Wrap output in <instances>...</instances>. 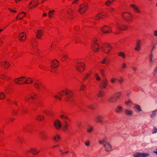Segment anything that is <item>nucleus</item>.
Listing matches in <instances>:
<instances>
[{
	"label": "nucleus",
	"mask_w": 157,
	"mask_h": 157,
	"mask_svg": "<svg viewBox=\"0 0 157 157\" xmlns=\"http://www.w3.org/2000/svg\"><path fill=\"white\" fill-rule=\"evenodd\" d=\"M59 117L62 120V128L64 132H66L69 127L68 124L71 121V119L66 115L65 113L60 114Z\"/></svg>",
	"instance_id": "obj_1"
},
{
	"label": "nucleus",
	"mask_w": 157,
	"mask_h": 157,
	"mask_svg": "<svg viewBox=\"0 0 157 157\" xmlns=\"http://www.w3.org/2000/svg\"><path fill=\"white\" fill-rule=\"evenodd\" d=\"M98 142L100 144L103 145L105 151L110 152L112 151V146L106 137H104L102 140H99Z\"/></svg>",
	"instance_id": "obj_2"
},
{
	"label": "nucleus",
	"mask_w": 157,
	"mask_h": 157,
	"mask_svg": "<svg viewBox=\"0 0 157 157\" xmlns=\"http://www.w3.org/2000/svg\"><path fill=\"white\" fill-rule=\"evenodd\" d=\"M61 96L65 95L66 97L65 100L68 101H70L72 100V98L73 95V93L71 90L66 89L61 91L59 93Z\"/></svg>",
	"instance_id": "obj_3"
},
{
	"label": "nucleus",
	"mask_w": 157,
	"mask_h": 157,
	"mask_svg": "<svg viewBox=\"0 0 157 157\" xmlns=\"http://www.w3.org/2000/svg\"><path fill=\"white\" fill-rule=\"evenodd\" d=\"M121 15L124 20L128 24H130L133 21V16L131 13L127 12H124L122 13Z\"/></svg>",
	"instance_id": "obj_4"
},
{
	"label": "nucleus",
	"mask_w": 157,
	"mask_h": 157,
	"mask_svg": "<svg viewBox=\"0 0 157 157\" xmlns=\"http://www.w3.org/2000/svg\"><path fill=\"white\" fill-rule=\"evenodd\" d=\"M33 86L35 88L38 90L39 91L40 93L43 92L46 88L44 86L42 85L40 82L38 81L35 82Z\"/></svg>",
	"instance_id": "obj_5"
},
{
	"label": "nucleus",
	"mask_w": 157,
	"mask_h": 157,
	"mask_svg": "<svg viewBox=\"0 0 157 157\" xmlns=\"http://www.w3.org/2000/svg\"><path fill=\"white\" fill-rule=\"evenodd\" d=\"M88 8V6L86 4H81L79 5L78 11L79 13L83 14L85 13Z\"/></svg>",
	"instance_id": "obj_6"
},
{
	"label": "nucleus",
	"mask_w": 157,
	"mask_h": 157,
	"mask_svg": "<svg viewBox=\"0 0 157 157\" xmlns=\"http://www.w3.org/2000/svg\"><path fill=\"white\" fill-rule=\"evenodd\" d=\"M85 64L82 62H77L75 65V67L77 71L81 73L84 70L85 68Z\"/></svg>",
	"instance_id": "obj_7"
},
{
	"label": "nucleus",
	"mask_w": 157,
	"mask_h": 157,
	"mask_svg": "<svg viewBox=\"0 0 157 157\" xmlns=\"http://www.w3.org/2000/svg\"><path fill=\"white\" fill-rule=\"evenodd\" d=\"M101 49L103 52L107 54L110 51L111 47L107 44H103L101 45Z\"/></svg>",
	"instance_id": "obj_8"
},
{
	"label": "nucleus",
	"mask_w": 157,
	"mask_h": 157,
	"mask_svg": "<svg viewBox=\"0 0 157 157\" xmlns=\"http://www.w3.org/2000/svg\"><path fill=\"white\" fill-rule=\"evenodd\" d=\"M59 63L56 60H52L51 63V71L54 72L56 71V68L58 67Z\"/></svg>",
	"instance_id": "obj_9"
},
{
	"label": "nucleus",
	"mask_w": 157,
	"mask_h": 157,
	"mask_svg": "<svg viewBox=\"0 0 157 157\" xmlns=\"http://www.w3.org/2000/svg\"><path fill=\"white\" fill-rule=\"evenodd\" d=\"M101 31L104 33H109L112 32L111 28L109 26L104 25L101 28Z\"/></svg>",
	"instance_id": "obj_10"
},
{
	"label": "nucleus",
	"mask_w": 157,
	"mask_h": 157,
	"mask_svg": "<svg viewBox=\"0 0 157 157\" xmlns=\"http://www.w3.org/2000/svg\"><path fill=\"white\" fill-rule=\"evenodd\" d=\"M93 50L95 52H98L99 50V46L97 42V40L95 39L91 45Z\"/></svg>",
	"instance_id": "obj_11"
},
{
	"label": "nucleus",
	"mask_w": 157,
	"mask_h": 157,
	"mask_svg": "<svg viewBox=\"0 0 157 157\" xmlns=\"http://www.w3.org/2000/svg\"><path fill=\"white\" fill-rule=\"evenodd\" d=\"M116 26L117 29L119 30H125L127 29L128 27L121 23H117Z\"/></svg>",
	"instance_id": "obj_12"
},
{
	"label": "nucleus",
	"mask_w": 157,
	"mask_h": 157,
	"mask_svg": "<svg viewBox=\"0 0 157 157\" xmlns=\"http://www.w3.org/2000/svg\"><path fill=\"white\" fill-rule=\"evenodd\" d=\"M25 77H21L19 78L15 79L14 81L17 84L21 85L23 84L24 83V82L25 81Z\"/></svg>",
	"instance_id": "obj_13"
},
{
	"label": "nucleus",
	"mask_w": 157,
	"mask_h": 157,
	"mask_svg": "<svg viewBox=\"0 0 157 157\" xmlns=\"http://www.w3.org/2000/svg\"><path fill=\"white\" fill-rule=\"evenodd\" d=\"M107 17V14L101 13L97 14L95 17V18L96 20H98Z\"/></svg>",
	"instance_id": "obj_14"
},
{
	"label": "nucleus",
	"mask_w": 157,
	"mask_h": 157,
	"mask_svg": "<svg viewBox=\"0 0 157 157\" xmlns=\"http://www.w3.org/2000/svg\"><path fill=\"white\" fill-rule=\"evenodd\" d=\"M124 108L121 105H117L115 109V111L118 113H121L124 111Z\"/></svg>",
	"instance_id": "obj_15"
},
{
	"label": "nucleus",
	"mask_w": 157,
	"mask_h": 157,
	"mask_svg": "<svg viewBox=\"0 0 157 157\" xmlns=\"http://www.w3.org/2000/svg\"><path fill=\"white\" fill-rule=\"evenodd\" d=\"M134 157H147L148 155L147 154L143 153H136L133 155Z\"/></svg>",
	"instance_id": "obj_16"
},
{
	"label": "nucleus",
	"mask_w": 157,
	"mask_h": 157,
	"mask_svg": "<svg viewBox=\"0 0 157 157\" xmlns=\"http://www.w3.org/2000/svg\"><path fill=\"white\" fill-rule=\"evenodd\" d=\"M108 80L106 79H103L101 83L100 88L101 89L105 88L107 85Z\"/></svg>",
	"instance_id": "obj_17"
},
{
	"label": "nucleus",
	"mask_w": 157,
	"mask_h": 157,
	"mask_svg": "<svg viewBox=\"0 0 157 157\" xmlns=\"http://www.w3.org/2000/svg\"><path fill=\"white\" fill-rule=\"evenodd\" d=\"M39 136L41 140H44L47 138V134L45 131H41L39 134Z\"/></svg>",
	"instance_id": "obj_18"
},
{
	"label": "nucleus",
	"mask_w": 157,
	"mask_h": 157,
	"mask_svg": "<svg viewBox=\"0 0 157 157\" xmlns=\"http://www.w3.org/2000/svg\"><path fill=\"white\" fill-rule=\"evenodd\" d=\"M104 117L101 115H98L95 117V120L96 122L99 123H101L103 122Z\"/></svg>",
	"instance_id": "obj_19"
},
{
	"label": "nucleus",
	"mask_w": 157,
	"mask_h": 157,
	"mask_svg": "<svg viewBox=\"0 0 157 157\" xmlns=\"http://www.w3.org/2000/svg\"><path fill=\"white\" fill-rule=\"evenodd\" d=\"M155 61L154 55L153 53H150L149 56V62L151 64L153 63Z\"/></svg>",
	"instance_id": "obj_20"
},
{
	"label": "nucleus",
	"mask_w": 157,
	"mask_h": 157,
	"mask_svg": "<svg viewBox=\"0 0 157 157\" xmlns=\"http://www.w3.org/2000/svg\"><path fill=\"white\" fill-rule=\"evenodd\" d=\"M0 64L1 66H3L6 68H8L10 65L9 62L4 60L0 61Z\"/></svg>",
	"instance_id": "obj_21"
},
{
	"label": "nucleus",
	"mask_w": 157,
	"mask_h": 157,
	"mask_svg": "<svg viewBox=\"0 0 157 157\" xmlns=\"http://www.w3.org/2000/svg\"><path fill=\"white\" fill-rule=\"evenodd\" d=\"M130 7L135 12L137 13H140L141 12L138 7L136 5L134 4H131L130 5Z\"/></svg>",
	"instance_id": "obj_22"
},
{
	"label": "nucleus",
	"mask_w": 157,
	"mask_h": 157,
	"mask_svg": "<svg viewBox=\"0 0 157 157\" xmlns=\"http://www.w3.org/2000/svg\"><path fill=\"white\" fill-rule=\"evenodd\" d=\"M27 151L31 152L33 154L36 155L39 153V151L37 150L35 148H31L30 149L27 150Z\"/></svg>",
	"instance_id": "obj_23"
},
{
	"label": "nucleus",
	"mask_w": 157,
	"mask_h": 157,
	"mask_svg": "<svg viewBox=\"0 0 157 157\" xmlns=\"http://www.w3.org/2000/svg\"><path fill=\"white\" fill-rule=\"evenodd\" d=\"M54 125L57 129H60L62 126L61 121L58 120H56L54 123Z\"/></svg>",
	"instance_id": "obj_24"
},
{
	"label": "nucleus",
	"mask_w": 157,
	"mask_h": 157,
	"mask_svg": "<svg viewBox=\"0 0 157 157\" xmlns=\"http://www.w3.org/2000/svg\"><path fill=\"white\" fill-rule=\"evenodd\" d=\"M108 101L109 103H115L117 100L114 95L111 96L108 98Z\"/></svg>",
	"instance_id": "obj_25"
},
{
	"label": "nucleus",
	"mask_w": 157,
	"mask_h": 157,
	"mask_svg": "<svg viewBox=\"0 0 157 157\" xmlns=\"http://www.w3.org/2000/svg\"><path fill=\"white\" fill-rule=\"evenodd\" d=\"M19 39L21 41H24L26 39L25 34L24 32L20 33L19 35Z\"/></svg>",
	"instance_id": "obj_26"
},
{
	"label": "nucleus",
	"mask_w": 157,
	"mask_h": 157,
	"mask_svg": "<svg viewBox=\"0 0 157 157\" xmlns=\"http://www.w3.org/2000/svg\"><path fill=\"white\" fill-rule=\"evenodd\" d=\"M43 33V31L42 30L39 29L37 31L36 33V37L38 39L41 38Z\"/></svg>",
	"instance_id": "obj_27"
},
{
	"label": "nucleus",
	"mask_w": 157,
	"mask_h": 157,
	"mask_svg": "<svg viewBox=\"0 0 157 157\" xmlns=\"http://www.w3.org/2000/svg\"><path fill=\"white\" fill-rule=\"evenodd\" d=\"M68 57L67 55L65 52H63L60 54L59 56V58L62 60V61L65 60Z\"/></svg>",
	"instance_id": "obj_28"
},
{
	"label": "nucleus",
	"mask_w": 157,
	"mask_h": 157,
	"mask_svg": "<svg viewBox=\"0 0 157 157\" xmlns=\"http://www.w3.org/2000/svg\"><path fill=\"white\" fill-rule=\"evenodd\" d=\"M74 12V10L71 9H70L67 11V14L68 15V17L71 19H72L73 18V17Z\"/></svg>",
	"instance_id": "obj_29"
},
{
	"label": "nucleus",
	"mask_w": 157,
	"mask_h": 157,
	"mask_svg": "<svg viewBox=\"0 0 157 157\" xmlns=\"http://www.w3.org/2000/svg\"><path fill=\"white\" fill-rule=\"evenodd\" d=\"M141 42V40H137L136 41V46L135 48V50L136 51H139L140 48V45Z\"/></svg>",
	"instance_id": "obj_30"
},
{
	"label": "nucleus",
	"mask_w": 157,
	"mask_h": 157,
	"mask_svg": "<svg viewBox=\"0 0 157 157\" xmlns=\"http://www.w3.org/2000/svg\"><path fill=\"white\" fill-rule=\"evenodd\" d=\"M26 13L24 12H22L19 13L16 17V19L17 20L21 19L23 17H25Z\"/></svg>",
	"instance_id": "obj_31"
},
{
	"label": "nucleus",
	"mask_w": 157,
	"mask_h": 157,
	"mask_svg": "<svg viewBox=\"0 0 157 157\" xmlns=\"http://www.w3.org/2000/svg\"><path fill=\"white\" fill-rule=\"evenodd\" d=\"M34 4H32V2H30L28 6V7L31 9L33 8V7H34L36 5V3H38V1L37 0H34L33 1Z\"/></svg>",
	"instance_id": "obj_32"
},
{
	"label": "nucleus",
	"mask_w": 157,
	"mask_h": 157,
	"mask_svg": "<svg viewBox=\"0 0 157 157\" xmlns=\"http://www.w3.org/2000/svg\"><path fill=\"white\" fill-rule=\"evenodd\" d=\"M124 113L125 114L128 116H132L133 113V112L132 110L129 109H126L124 111Z\"/></svg>",
	"instance_id": "obj_33"
},
{
	"label": "nucleus",
	"mask_w": 157,
	"mask_h": 157,
	"mask_svg": "<svg viewBox=\"0 0 157 157\" xmlns=\"http://www.w3.org/2000/svg\"><path fill=\"white\" fill-rule=\"evenodd\" d=\"M122 95V92L121 91H119L116 93L114 95L117 100L120 98Z\"/></svg>",
	"instance_id": "obj_34"
},
{
	"label": "nucleus",
	"mask_w": 157,
	"mask_h": 157,
	"mask_svg": "<svg viewBox=\"0 0 157 157\" xmlns=\"http://www.w3.org/2000/svg\"><path fill=\"white\" fill-rule=\"evenodd\" d=\"M33 82V80L31 78H25V81L24 82V83L29 84L32 83Z\"/></svg>",
	"instance_id": "obj_35"
},
{
	"label": "nucleus",
	"mask_w": 157,
	"mask_h": 157,
	"mask_svg": "<svg viewBox=\"0 0 157 157\" xmlns=\"http://www.w3.org/2000/svg\"><path fill=\"white\" fill-rule=\"evenodd\" d=\"M19 111L21 115H23L26 113L27 111L24 108H20L19 109Z\"/></svg>",
	"instance_id": "obj_36"
},
{
	"label": "nucleus",
	"mask_w": 157,
	"mask_h": 157,
	"mask_svg": "<svg viewBox=\"0 0 157 157\" xmlns=\"http://www.w3.org/2000/svg\"><path fill=\"white\" fill-rule=\"evenodd\" d=\"M53 140L56 142H59L60 140V137L58 135H56L53 137Z\"/></svg>",
	"instance_id": "obj_37"
},
{
	"label": "nucleus",
	"mask_w": 157,
	"mask_h": 157,
	"mask_svg": "<svg viewBox=\"0 0 157 157\" xmlns=\"http://www.w3.org/2000/svg\"><path fill=\"white\" fill-rule=\"evenodd\" d=\"M29 96H30L31 98L32 99H35L37 98V96L35 93H32L29 94Z\"/></svg>",
	"instance_id": "obj_38"
},
{
	"label": "nucleus",
	"mask_w": 157,
	"mask_h": 157,
	"mask_svg": "<svg viewBox=\"0 0 157 157\" xmlns=\"http://www.w3.org/2000/svg\"><path fill=\"white\" fill-rule=\"evenodd\" d=\"M134 108L136 110V111L137 112H140L142 110L140 106L137 104H135Z\"/></svg>",
	"instance_id": "obj_39"
},
{
	"label": "nucleus",
	"mask_w": 157,
	"mask_h": 157,
	"mask_svg": "<svg viewBox=\"0 0 157 157\" xmlns=\"http://www.w3.org/2000/svg\"><path fill=\"white\" fill-rule=\"evenodd\" d=\"M55 12V11L54 10H50L49 11L48 15L49 18H53V17L52 16V15L53 14V13H54Z\"/></svg>",
	"instance_id": "obj_40"
},
{
	"label": "nucleus",
	"mask_w": 157,
	"mask_h": 157,
	"mask_svg": "<svg viewBox=\"0 0 157 157\" xmlns=\"http://www.w3.org/2000/svg\"><path fill=\"white\" fill-rule=\"evenodd\" d=\"M117 55L120 56L122 57L123 59H124L125 58L126 56L124 52H118Z\"/></svg>",
	"instance_id": "obj_41"
},
{
	"label": "nucleus",
	"mask_w": 157,
	"mask_h": 157,
	"mask_svg": "<svg viewBox=\"0 0 157 157\" xmlns=\"http://www.w3.org/2000/svg\"><path fill=\"white\" fill-rule=\"evenodd\" d=\"M62 11H63L62 10L60 12L59 16L60 19L62 21H63L64 20V18L65 17V14L64 13H62Z\"/></svg>",
	"instance_id": "obj_42"
},
{
	"label": "nucleus",
	"mask_w": 157,
	"mask_h": 157,
	"mask_svg": "<svg viewBox=\"0 0 157 157\" xmlns=\"http://www.w3.org/2000/svg\"><path fill=\"white\" fill-rule=\"evenodd\" d=\"M1 78L2 79L4 80H7L9 79V78L4 74H2L1 75Z\"/></svg>",
	"instance_id": "obj_43"
},
{
	"label": "nucleus",
	"mask_w": 157,
	"mask_h": 157,
	"mask_svg": "<svg viewBox=\"0 0 157 157\" xmlns=\"http://www.w3.org/2000/svg\"><path fill=\"white\" fill-rule=\"evenodd\" d=\"M30 126L29 124H28L26 126L24 127V130L27 132H30Z\"/></svg>",
	"instance_id": "obj_44"
},
{
	"label": "nucleus",
	"mask_w": 157,
	"mask_h": 157,
	"mask_svg": "<svg viewBox=\"0 0 157 157\" xmlns=\"http://www.w3.org/2000/svg\"><path fill=\"white\" fill-rule=\"evenodd\" d=\"M5 94L4 93L0 92V99L3 100L5 98Z\"/></svg>",
	"instance_id": "obj_45"
},
{
	"label": "nucleus",
	"mask_w": 157,
	"mask_h": 157,
	"mask_svg": "<svg viewBox=\"0 0 157 157\" xmlns=\"http://www.w3.org/2000/svg\"><path fill=\"white\" fill-rule=\"evenodd\" d=\"M104 94V92L101 90L99 91L97 94L98 97H103Z\"/></svg>",
	"instance_id": "obj_46"
},
{
	"label": "nucleus",
	"mask_w": 157,
	"mask_h": 157,
	"mask_svg": "<svg viewBox=\"0 0 157 157\" xmlns=\"http://www.w3.org/2000/svg\"><path fill=\"white\" fill-rule=\"evenodd\" d=\"M93 129V127L91 126H89L87 129V131L88 133L91 132Z\"/></svg>",
	"instance_id": "obj_47"
},
{
	"label": "nucleus",
	"mask_w": 157,
	"mask_h": 157,
	"mask_svg": "<svg viewBox=\"0 0 157 157\" xmlns=\"http://www.w3.org/2000/svg\"><path fill=\"white\" fill-rule=\"evenodd\" d=\"M44 117L40 115H38L36 117V119L37 120L40 121H42L44 120Z\"/></svg>",
	"instance_id": "obj_48"
},
{
	"label": "nucleus",
	"mask_w": 157,
	"mask_h": 157,
	"mask_svg": "<svg viewBox=\"0 0 157 157\" xmlns=\"http://www.w3.org/2000/svg\"><path fill=\"white\" fill-rule=\"evenodd\" d=\"M109 60L105 58L102 61L101 63L103 64H108L109 63Z\"/></svg>",
	"instance_id": "obj_49"
},
{
	"label": "nucleus",
	"mask_w": 157,
	"mask_h": 157,
	"mask_svg": "<svg viewBox=\"0 0 157 157\" xmlns=\"http://www.w3.org/2000/svg\"><path fill=\"white\" fill-rule=\"evenodd\" d=\"M94 77L95 78L96 80L98 81H100L101 80V78L98 76L97 73H95L94 75Z\"/></svg>",
	"instance_id": "obj_50"
},
{
	"label": "nucleus",
	"mask_w": 157,
	"mask_h": 157,
	"mask_svg": "<svg viewBox=\"0 0 157 157\" xmlns=\"http://www.w3.org/2000/svg\"><path fill=\"white\" fill-rule=\"evenodd\" d=\"M115 0H109L105 2V4L108 6L110 5L111 3L113 2Z\"/></svg>",
	"instance_id": "obj_51"
},
{
	"label": "nucleus",
	"mask_w": 157,
	"mask_h": 157,
	"mask_svg": "<svg viewBox=\"0 0 157 157\" xmlns=\"http://www.w3.org/2000/svg\"><path fill=\"white\" fill-rule=\"evenodd\" d=\"M132 103V101L130 100H128L125 101V104L126 105H128Z\"/></svg>",
	"instance_id": "obj_52"
},
{
	"label": "nucleus",
	"mask_w": 157,
	"mask_h": 157,
	"mask_svg": "<svg viewBox=\"0 0 157 157\" xmlns=\"http://www.w3.org/2000/svg\"><path fill=\"white\" fill-rule=\"evenodd\" d=\"M121 69H125L127 67L126 64L125 63H123L121 64Z\"/></svg>",
	"instance_id": "obj_53"
},
{
	"label": "nucleus",
	"mask_w": 157,
	"mask_h": 157,
	"mask_svg": "<svg viewBox=\"0 0 157 157\" xmlns=\"http://www.w3.org/2000/svg\"><path fill=\"white\" fill-rule=\"evenodd\" d=\"M157 112V109L154 111L152 112V113L151 115V118L154 117L156 115L155 112Z\"/></svg>",
	"instance_id": "obj_54"
},
{
	"label": "nucleus",
	"mask_w": 157,
	"mask_h": 157,
	"mask_svg": "<svg viewBox=\"0 0 157 157\" xmlns=\"http://www.w3.org/2000/svg\"><path fill=\"white\" fill-rule=\"evenodd\" d=\"M117 80L118 81V82L120 83H122V82L123 81H124V79L122 77H120L118 79H117Z\"/></svg>",
	"instance_id": "obj_55"
},
{
	"label": "nucleus",
	"mask_w": 157,
	"mask_h": 157,
	"mask_svg": "<svg viewBox=\"0 0 157 157\" xmlns=\"http://www.w3.org/2000/svg\"><path fill=\"white\" fill-rule=\"evenodd\" d=\"M153 74L155 76H156L157 75V66L155 68Z\"/></svg>",
	"instance_id": "obj_56"
},
{
	"label": "nucleus",
	"mask_w": 157,
	"mask_h": 157,
	"mask_svg": "<svg viewBox=\"0 0 157 157\" xmlns=\"http://www.w3.org/2000/svg\"><path fill=\"white\" fill-rule=\"evenodd\" d=\"M90 141L89 140H87L85 143V145L89 147L90 145Z\"/></svg>",
	"instance_id": "obj_57"
},
{
	"label": "nucleus",
	"mask_w": 157,
	"mask_h": 157,
	"mask_svg": "<svg viewBox=\"0 0 157 157\" xmlns=\"http://www.w3.org/2000/svg\"><path fill=\"white\" fill-rule=\"evenodd\" d=\"M114 11V8H111L109 10L108 12L110 13H112Z\"/></svg>",
	"instance_id": "obj_58"
},
{
	"label": "nucleus",
	"mask_w": 157,
	"mask_h": 157,
	"mask_svg": "<svg viewBox=\"0 0 157 157\" xmlns=\"http://www.w3.org/2000/svg\"><path fill=\"white\" fill-rule=\"evenodd\" d=\"M29 96L26 95L25 96V99L26 101L28 102L29 100Z\"/></svg>",
	"instance_id": "obj_59"
},
{
	"label": "nucleus",
	"mask_w": 157,
	"mask_h": 157,
	"mask_svg": "<svg viewBox=\"0 0 157 157\" xmlns=\"http://www.w3.org/2000/svg\"><path fill=\"white\" fill-rule=\"evenodd\" d=\"M117 79L115 78H112L110 79V82L112 83H113L115 82L116 80Z\"/></svg>",
	"instance_id": "obj_60"
},
{
	"label": "nucleus",
	"mask_w": 157,
	"mask_h": 157,
	"mask_svg": "<svg viewBox=\"0 0 157 157\" xmlns=\"http://www.w3.org/2000/svg\"><path fill=\"white\" fill-rule=\"evenodd\" d=\"M54 97L56 99H57L59 100L61 99V97L59 95H54Z\"/></svg>",
	"instance_id": "obj_61"
},
{
	"label": "nucleus",
	"mask_w": 157,
	"mask_h": 157,
	"mask_svg": "<svg viewBox=\"0 0 157 157\" xmlns=\"http://www.w3.org/2000/svg\"><path fill=\"white\" fill-rule=\"evenodd\" d=\"M157 128L156 127H154L153 129V131H152V133L154 134V133H156L157 132Z\"/></svg>",
	"instance_id": "obj_62"
},
{
	"label": "nucleus",
	"mask_w": 157,
	"mask_h": 157,
	"mask_svg": "<svg viewBox=\"0 0 157 157\" xmlns=\"http://www.w3.org/2000/svg\"><path fill=\"white\" fill-rule=\"evenodd\" d=\"M90 74L89 73H87L84 76V78L85 79L87 78L90 75Z\"/></svg>",
	"instance_id": "obj_63"
},
{
	"label": "nucleus",
	"mask_w": 157,
	"mask_h": 157,
	"mask_svg": "<svg viewBox=\"0 0 157 157\" xmlns=\"http://www.w3.org/2000/svg\"><path fill=\"white\" fill-rule=\"evenodd\" d=\"M9 10L11 12H13V13H15L17 12V11L16 10H13L11 8H9Z\"/></svg>",
	"instance_id": "obj_64"
}]
</instances>
